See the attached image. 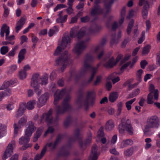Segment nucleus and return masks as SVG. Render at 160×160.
Segmentation results:
<instances>
[{"instance_id":"2","label":"nucleus","mask_w":160,"mask_h":160,"mask_svg":"<svg viewBox=\"0 0 160 160\" xmlns=\"http://www.w3.org/2000/svg\"><path fill=\"white\" fill-rule=\"evenodd\" d=\"M70 37L65 34L62 38L61 44L58 45L54 53L56 55L61 54V56L56 60L55 62L57 65H62L61 69L62 70L66 68L69 63L68 52L65 51L63 53V50L65 48L69 49L70 48Z\"/></svg>"},{"instance_id":"62","label":"nucleus","mask_w":160,"mask_h":160,"mask_svg":"<svg viewBox=\"0 0 160 160\" xmlns=\"http://www.w3.org/2000/svg\"><path fill=\"white\" fill-rule=\"evenodd\" d=\"M80 19L81 22H86L89 20V18L88 16H86L85 17L81 18Z\"/></svg>"},{"instance_id":"11","label":"nucleus","mask_w":160,"mask_h":160,"mask_svg":"<svg viewBox=\"0 0 160 160\" xmlns=\"http://www.w3.org/2000/svg\"><path fill=\"white\" fill-rule=\"evenodd\" d=\"M30 138L29 137H27L24 135V136L22 137L19 139V143L21 145H24L22 148L21 149L23 150H25L28 148L31 147L32 145V144H28Z\"/></svg>"},{"instance_id":"10","label":"nucleus","mask_w":160,"mask_h":160,"mask_svg":"<svg viewBox=\"0 0 160 160\" xmlns=\"http://www.w3.org/2000/svg\"><path fill=\"white\" fill-rule=\"evenodd\" d=\"M49 98V94L45 92L38 99L37 102V106L40 108L44 105Z\"/></svg>"},{"instance_id":"61","label":"nucleus","mask_w":160,"mask_h":160,"mask_svg":"<svg viewBox=\"0 0 160 160\" xmlns=\"http://www.w3.org/2000/svg\"><path fill=\"white\" fill-rule=\"evenodd\" d=\"M23 112L19 109L16 112L15 117L17 118L21 117L23 114Z\"/></svg>"},{"instance_id":"12","label":"nucleus","mask_w":160,"mask_h":160,"mask_svg":"<svg viewBox=\"0 0 160 160\" xmlns=\"http://www.w3.org/2000/svg\"><path fill=\"white\" fill-rule=\"evenodd\" d=\"M70 98L69 96H67L64 100L63 102V108L62 109L60 107H58V113H62L66 111L69 108V102Z\"/></svg>"},{"instance_id":"16","label":"nucleus","mask_w":160,"mask_h":160,"mask_svg":"<svg viewBox=\"0 0 160 160\" xmlns=\"http://www.w3.org/2000/svg\"><path fill=\"white\" fill-rule=\"evenodd\" d=\"M26 19L25 16L21 17L17 23L15 27V31L16 32L18 33L22 28L25 23Z\"/></svg>"},{"instance_id":"42","label":"nucleus","mask_w":160,"mask_h":160,"mask_svg":"<svg viewBox=\"0 0 160 160\" xmlns=\"http://www.w3.org/2000/svg\"><path fill=\"white\" fill-rule=\"evenodd\" d=\"M149 8L143 7L142 12V15L144 19H146L148 15V10Z\"/></svg>"},{"instance_id":"57","label":"nucleus","mask_w":160,"mask_h":160,"mask_svg":"<svg viewBox=\"0 0 160 160\" xmlns=\"http://www.w3.org/2000/svg\"><path fill=\"white\" fill-rule=\"evenodd\" d=\"M118 110L119 114L120 113L123 106V104L122 102H119L117 104Z\"/></svg>"},{"instance_id":"49","label":"nucleus","mask_w":160,"mask_h":160,"mask_svg":"<svg viewBox=\"0 0 160 160\" xmlns=\"http://www.w3.org/2000/svg\"><path fill=\"white\" fill-rule=\"evenodd\" d=\"M145 33V31H143L142 32L141 37L138 41V42L139 44L142 43L144 40Z\"/></svg>"},{"instance_id":"50","label":"nucleus","mask_w":160,"mask_h":160,"mask_svg":"<svg viewBox=\"0 0 160 160\" xmlns=\"http://www.w3.org/2000/svg\"><path fill=\"white\" fill-rule=\"evenodd\" d=\"M131 80H129L127 81L124 83V85L125 86H128V88L130 89L131 88H132L134 87V86L133 85H131Z\"/></svg>"},{"instance_id":"48","label":"nucleus","mask_w":160,"mask_h":160,"mask_svg":"<svg viewBox=\"0 0 160 160\" xmlns=\"http://www.w3.org/2000/svg\"><path fill=\"white\" fill-rule=\"evenodd\" d=\"M143 72V71L142 69H139L138 70L136 73L137 78L138 80L140 81L142 78V74Z\"/></svg>"},{"instance_id":"22","label":"nucleus","mask_w":160,"mask_h":160,"mask_svg":"<svg viewBox=\"0 0 160 160\" xmlns=\"http://www.w3.org/2000/svg\"><path fill=\"white\" fill-rule=\"evenodd\" d=\"M62 11H60L59 12L58 14L59 18L57 19V21L58 23H64L66 22L67 19L68 15H65L63 16H62Z\"/></svg>"},{"instance_id":"41","label":"nucleus","mask_w":160,"mask_h":160,"mask_svg":"<svg viewBox=\"0 0 160 160\" xmlns=\"http://www.w3.org/2000/svg\"><path fill=\"white\" fill-rule=\"evenodd\" d=\"M9 49L8 46L2 47L0 48V52L2 55H5L8 52Z\"/></svg>"},{"instance_id":"60","label":"nucleus","mask_w":160,"mask_h":160,"mask_svg":"<svg viewBox=\"0 0 160 160\" xmlns=\"http://www.w3.org/2000/svg\"><path fill=\"white\" fill-rule=\"evenodd\" d=\"M95 96V93L94 91H92L89 92L88 94V98H93Z\"/></svg>"},{"instance_id":"28","label":"nucleus","mask_w":160,"mask_h":160,"mask_svg":"<svg viewBox=\"0 0 160 160\" xmlns=\"http://www.w3.org/2000/svg\"><path fill=\"white\" fill-rule=\"evenodd\" d=\"M132 143L133 141L131 140L130 139H127L123 141L119 144V147L120 148H123L128 145H132Z\"/></svg>"},{"instance_id":"19","label":"nucleus","mask_w":160,"mask_h":160,"mask_svg":"<svg viewBox=\"0 0 160 160\" xmlns=\"http://www.w3.org/2000/svg\"><path fill=\"white\" fill-rule=\"evenodd\" d=\"M50 147V143H48L46 145L41 151L40 153L37 154L35 157L34 160H39L41 159L45 155L47 150V147Z\"/></svg>"},{"instance_id":"44","label":"nucleus","mask_w":160,"mask_h":160,"mask_svg":"<svg viewBox=\"0 0 160 160\" xmlns=\"http://www.w3.org/2000/svg\"><path fill=\"white\" fill-rule=\"evenodd\" d=\"M133 21L132 20L129 23L128 26L127 32L128 34H129L131 31L132 28L133 26Z\"/></svg>"},{"instance_id":"8","label":"nucleus","mask_w":160,"mask_h":160,"mask_svg":"<svg viewBox=\"0 0 160 160\" xmlns=\"http://www.w3.org/2000/svg\"><path fill=\"white\" fill-rule=\"evenodd\" d=\"M15 141L12 140L11 143L8 144L2 157L3 160H6L11 155L13 152V147L15 146Z\"/></svg>"},{"instance_id":"51","label":"nucleus","mask_w":160,"mask_h":160,"mask_svg":"<svg viewBox=\"0 0 160 160\" xmlns=\"http://www.w3.org/2000/svg\"><path fill=\"white\" fill-rule=\"evenodd\" d=\"M20 39L21 40L20 44L22 45L24 42H28V38L26 36L23 35L21 37Z\"/></svg>"},{"instance_id":"29","label":"nucleus","mask_w":160,"mask_h":160,"mask_svg":"<svg viewBox=\"0 0 160 160\" xmlns=\"http://www.w3.org/2000/svg\"><path fill=\"white\" fill-rule=\"evenodd\" d=\"M114 126L113 121L112 120L108 121L106 123L105 129L107 131L112 130Z\"/></svg>"},{"instance_id":"1","label":"nucleus","mask_w":160,"mask_h":160,"mask_svg":"<svg viewBox=\"0 0 160 160\" xmlns=\"http://www.w3.org/2000/svg\"><path fill=\"white\" fill-rule=\"evenodd\" d=\"M122 57L123 55L122 54H119L117 56L116 60H114L113 57H112L108 61L106 62V60H103L98 64L97 67L95 68L92 67L90 65V63L93 61V56L89 54L87 55L84 60L83 68L84 72L89 70L91 72V76L88 81V83H90L92 80L95 75L98 71V67L101 64H103V66L106 68H111L116 64Z\"/></svg>"},{"instance_id":"4","label":"nucleus","mask_w":160,"mask_h":160,"mask_svg":"<svg viewBox=\"0 0 160 160\" xmlns=\"http://www.w3.org/2000/svg\"><path fill=\"white\" fill-rule=\"evenodd\" d=\"M159 126V120L156 116H152L148 118L147 122L142 127L144 134L146 136L152 134L150 132L151 128H158Z\"/></svg>"},{"instance_id":"15","label":"nucleus","mask_w":160,"mask_h":160,"mask_svg":"<svg viewBox=\"0 0 160 160\" xmlns=\"http://www.w3.org/2000/svg\"><path fill=\"white\" fill-rule=\"evenodd\" d=\"M97 146L95 145L92 146L89 160H97L99 155V153L97 152Z\"/></svg>"},{"instance_id":"27","label":"nucleus","mask_w":160,"mask_h":160,"mask_svg":"<svg viewBox=\"0 0 160 160\" xmlns=\"http://www.w3.org/2000/svg\"><path fill=\"white\" fill-rule=\"evenodd\" d=\"M43 131V128L42 127H40L37 129L34 135L33 139V141L34 142H35L37 141L38 139L41 136Z\"/></svg>"},{"instance_id":"52","label":"nucleus","mask_w":160,"mask_h":160,"mask_svg":"<svg viewBox=\"0 0 160 160\" xmlns=\"http://www.w3.org/2000/svg\"><path fill=\"white\" fill-rule=\"evenodd\" d=\"M102 78V77L101 76H98L97 77L96 80L94 83V85L95 86L98 85L101 82Z\"/></svg>"},{"instance_id":"43","label":"nucleus","mask_w":160,"mask_h":160,"mask_svg":"<svg viewBox=\"0 0 160 160\" xmlns=\"http://www.w3.org/2000/svg\"><path fill=\"white\" fill-rule=\"evenodd\" d=\"M133 153L132 148L127 149L124 151V154L126 156H130L132 155Z\"/></svg>"},{"instance_id":"58","label":"nucleus","mask_w":160,"mask_h":160,"mask_svg":"<svg viewBox=\"0 0 160 160\" xmlns=\"http://www.w3.org/2000/svg\"><path fill=\"white\" fill-rule=\"evenodd\" d=\"M66 11L69 15L73 13V10L72 8V6H69V7L66 9Z\"/></svg>"},{"instance_id":"56","label":"nucleus","mask_w":160,"mask_h":160,"mask_svg":"<svg viewBox=\"0 0 160 160\" xmlns=\"http://www.w3.org/2000/svg\"><path fill=\"white\" fill-rule=\"evenodd\" d=\"M58 27L56 26H55L52 29H51V36L53 35L56 32H58Z\"/></svg>"},{"instance_id":"20","label":"nucleus","mask_w":160,"mask_h":160,"mask_svg":"<svg viewBox=\"0 0 160 160\" xmlns=\"http://www.w3.org/2000/svg\"><path fill=\"white\" fill-rule=\"evenodd\" d=\"M4 32L6 33V39H7V36L9 34V28L6 24H4L1 29L0 35L2 37L4 36Z\"/></svg>"},{"instance_id":"17","label":"nucleus","mask_w":160,"mask_h":160,"mask_svg":"<svg viewBox=\"0 0 160 160\" xmlns=\"http://www.w3.org/2000/svg\"><path fill=\"white\" fill-rule=\"evenodd\" d=\"M34 124L32 121L29 122V125L26 129L25 136L29 138L31 136L34 130Z\"/></svg>"},{"instance_id":"54","label":"nucleus","mask_w":160,"mask_h":160,"mask_svg":"<svg viewBox=\"0 0 160 160\" xmlns=\"http://www.w3.org/2000/svg\"><path fill=\"white\" fill-rule=\"evenodd\" d=\"M39 39L33 34H32V39L31 40L33 43H36L38 41Z\"/></svg>"},{"instance_id":"47","label":"nucleus","mask_w":160,"mask_h":160,"mask_svg":"<svg viewBox=\"0 0 160 160\" xmlns=\"http://www.w3.org/2000/svg\"><path fill=\"white\" fill-rule=\"evenodd\" d=\"M66 6L65 5L63 4H58L56 7L54 8V11H56L59 9L63 8L66 7Z\"/></svg>"},{"instance_id":"33","label":"nucleus","mask_w":160,"mask_h":160,"mask_svg":"<svg viewBox=\"0 0 160 160\" xmlns=\"http://www.w3.org/2000/svg\"><path fill=\"white\" fill-rule=\"evenodd\" d=\"M126 9L124 7L121 10L120 14V18L119 22L120 24H122L123 22L124 17L125 14Z\"/></svg>"},{"instance_id":"14","label":"nucleus","mask_w":160,"mask_h":160,"mask_svg":"<svg viewBox=\"0 0 160 160\" xmlns=\"http://www.w3.org/2000/svg\"><path fill=\"white\" fill-rule=\"evenodd\" d=\"M101 0H95V4L96 6L92 9L91 12V14L92 15H97L102 13V10L101 9L99 6L97 4L100 2Z\"/></svg>"},{"instance_id":"18","label":"nucleus","mask_w":160,"mask_h":160,"mask_svg":"<svg viewBox=\"0 0 160 160\" xmlns=\"http://www.w3.org/2000/svg\"><path fill=\"white\" fill-rule=\"evenodd\" d=\"M40 121L41 122H45L48 125L50 123V110L48 112L44 113L41 117Z\"/></svg>"},{"instance_id":"31","label":"nucleus","mask_w":160,"mask_h":160,"mask_svg":"<svg viewBox=\"0 0 160 160\" xmlns=\"http://www.w3.org/2000/svg\"><path fill=\"white\" fill-rule=\"evenodd\" d=\"M36 101L33 100L28 102L27 104L26 107L29 110H31L34 108V105L36 103Z\"/></svg>"},{"instance_id":"24","label":"nucleus","mask_w":160,"mask_h":160,"mask_svg":"<svg viewBox=\"0 0 160 160\" xmlns=\"http://www.w3.org/2000/svg\"><path fill=\"white\" fill-rule=\"evenodd\" d=\"M26 52V50L25 48L22 49L19 53L18 55V63H20L24 59L25 55Z\"/></svg>"},{"instance_id":"25","label":"nucleus","mask_w":160,"mask_h":160,"mask_svg":"<svg viewBox=\"0 0 160 160\" xmlns=\"http://www.w3.org/2000/svg\"><path fill=\"white\" fill-rule=\"evenodd\" d=\"M138 57H136L134 58L132 61V62L131 63V62H128L124 64L121 68V71L123 70L124 69H125L126 68H127L129 65H130V68H131L135 64V63L136 62L138 59Z\"/></svg>"},{"instance_id":"63","label":"nucleus","mask_w":160,"mask_h":160,"mask_svg":"<svg viewBox=\"0 0 160 160\" xmlns=\"http://www.w3.org/2000/svg\"><path fill=\"white\" fill-rule=\"evenodd\" d=\"M19 109L24 113L26 109V107L25 105L23 104H20Z\"/></svg>"},{"instance_id":"38","label":"nucleus","mask_w":160,"mask_h":160,"mask_svg":"<svg viewBox=\"0 0 160 160\" xmlns=\"http://www.w3.org/2000/svg\"><path fill=\"white\" fill-rule=\"evenodd\" d=\"M144 5L143 7L149 8V4L148 0H139V5L142 6Z\"/></svg>"},{"instance_id":"36","label":"nucleus","mask_w":160,"mask_h":160,"mask_svg":"<svg viewBox=\"0 0 160 160\" xmlns=\"http://www.w3.org/2000/svg\"><path fill=\"white\" fill-rule=\"evenodd\" d=\"M17 82V79H14L11 80L4 82V84L6 88L8 87L11 85H13Z\"/></svg>"},{"instance_id":"32","label":"nucleus","mask_w":160,"mask_h":160,"mask_svg":"<svg viewBox=\"0 0 160 160\" xmlns=\"http://www.w3.org/2000/svg\"><path fill=\"white\" fill-rule=\"evenodd\" d=\"M27 76V72L22 69L20 71L18 72V77L20 80H23L25 79L26 78Z\"/></svg>"},{"instance_id":"7","label":"nucleus","mask_w":160,"mask_h":160,"mask_svg":"<svg viewBox=\"0 0 160 160\" xmlns=\"http://www.w3.org/2000/svg\"><path fill=\"white\" fill-rule=\"evenodd\" d=\"M106 42L105 39L102 40L101 45L97 46L92 48L91 50V53L92 54H98V58L100 59L102 56L104 54V52L103 50L102 45H104Z\"/></svg>"},{"instance_id":"5","label":"nucleus","mask_w":160,"mask_h":160,"mask_svg":"<svg viewBox=\"0 0 160 160\" xmlns=\"http://www.w3.org/2000/svg\"><path fill=\"white\" fill-rule=\"evenodd\" d=\"M119 131L122 133L123 130L127 131L130 135H132L133 132V128L131 123V121L129 119L126 120L122 118L121 120V123L119 126Z\"/></svg>"},{"instance_id":"55","label":"nucleus","mask_w":160,"mask_h":160,"mask_svg":"<svg viewBox=\"0 0 160 160\" xmlns=\"http://www.w3.org/2000/svg\"><path fill=\"white\" fill-rule=\"evenodd\" d=\"M117 140V136L116 135H114L112 137L111 140V143L112 144H115Z\"/></svg>"},{"instance_id":"46","label":"nucleus","mask_w":160,"mask_h":160,"mask_svg":"<svg viewBox=\"0 0 160 160\" xmlns=\"http://www.w3.org/2000/svg\"><path fill=\"white\" fill-rule=\"evenodd\" d=\"M104 136L103 128L101 127L98 132L97 137L100 138Z\"/></svg>"},{"instance_id":"34","label":"nucleus","mask_w":160,"mask_h":160,"mask_svg":"<svg viewBox=\"0 0 160 160\" xmlns=\"http://www.w3.org/2000/svg\"><path fill=\"white\" fill-rule=\"evenodd\" d=\"M136 98H134L127 102L125 103L126 108L128 110H130L132 108V104L135 101Z\"/></svg>"},{"instance_id":"21","label":"nucleus","mask_w":160,"mask_h":160,"mask_svg":"<svg viewBox=\"0 0 160 160\" xmlns=\"http://www.w3.org/2000/svg\"><path fill=\"white\" fill-rule=\"evenodd\" d=\"M66 93V90L63 89L60 92L57 91L54 95V103H55L56 101H57L62 97Z\"/></svg>"},{"instance_id":"45","label":"nucleus","mask_w":160,"mask_h":160,"mask_svg":"<svg viewBox=\"0 0 160 160\" xmlns=\"http://www.w3.org/2000/svg\"><path fill=\"white\" fill-rule=\"evenodd\" d=\"M140 92V90L139 89H137L133 91L132 94H130L129 98H132L138 95Z\"/></svg>"},{"instance_id":"35","label":"nucleus","mask_w":160,"mask_h":160,"mask_svg":"<svg viewBox=\"0 0 160 160\" xmlns=\"http://www.w3.org/2000/svg\"><path fill=\"white\" fill-rule=\"evenodd\" d=\"M11 90H5L4 92H0V101L2 100L3 98L6 96H9L11 94Z\"/></svg>"},{"instance_id":"64","label":"nucleus","mask_w":160,"mask_h":160,"mask_svg":"<svg viewBox=\"0 0 160 160\" xmlns=\"http://www.w3.org/2000/svg\"><path fill=\"white\" fill-rule=\"evenodd\" d=\"M106 86L107 89L108 91L110 90L112 87L111 82H107L106 84Z\"/></svg>"},{"instance_id":"40","label":"nucleus","mask_w":160,"mask_h":160,"mask_svg":"<svg viewBox=\"0 0 160 160\" xmlns=\"http://www.w3.org/2000/svg\"><path fill=\"white\" fill-rule=\"evenodd\" d=\"M78 28V26L72 28L70 33V35L71 37L73 38L75 36L76 33Z\"/></svg>"},{"instance_id":"23","label":"nucleus","mask_w":160,"mask_h":160,"mask_svg":"<svg viewBox=\"0 0 160 160\" xmlns=\"http://www.w3.org/2000/svg\"><path fill=\"white\" fill-rule=\"evenodd\" d=\"M117 74L116 72H114L109 75L107 78V81L112 80L113 84L119 81L120 79L118 77H116V75Z\"/></svg>"},{"instance_id":"13","label":"nucleus","mask_w":160,"mask_h":160,"mask_svg":"<svg viewBox=\"0 0 160 160\" xmlns=\"http://www.w3.org/2000/svg\"><path fill=\"white\" fill-rule=\"evenodd\" d=\"M40 76L38 73H34L32 76L31 81V86L39 85L40 81Z\"/></svg>"},{"instance_id":"37","label":"nucleus","mask_w":160,"mask_h":160,"mask_svg":"<svg viewBox=\"0 0 160 160\" xmlns=\"http://www.w3.org/2000/svg\"><path fill=\"white\" fill-rule=\"evenodd\" d=\"M151 48V47L149 45H147L144 47L142 51V55H144L147 54L149 52Z\"/></svg>"},{"instance_id":"59","label":"nucleus","mask_w":160,"mask_h":160,"mask_svg":"<svg viewBox=\"0 0 160 160\" xmlns=\"http://www.w3.org/2000/svg\"><path fill=\"white\" fill-rule=\"evenodd\" d=\"M148 64V62L145 60L141 61L140 63V65L142 68L144 69L146 65Z\"/></svg>"},{"instance_id":"9","label":"nucleus","mask_w":160,"mask_h":160,"mask_svg":"<svg viewBox=\"0 0 160 160\" xmlns=\"http://www.w3.org/2000/svg\"><path fill=\"white\" fill-rule=\"evenodd\" d=\"M27 121V118L26 117H23L20 118L19 120L18 125L16 123L14 124V136H15L18 133V131L20 128L24 126Z\"/></svg>"},{"instance_id":"30","label":"nucleus","mask_w":160,"mask_h":160,"mask_svg":"<svg viewBox=\"0 0 160 160\" xmlns=\"http://www.w3.org/2000/svg\"><path fill=\"white\" fill-rule=\"evenodd\" d=\"M118 95L117 92H113L110 94L109 97V101L113 102L116 100L118 97Z\"/></svg>"},{"instance_id":"26","label":"nucleus","mask_w":160,"mask_h":160,"mask_svg":"<svg viewBox=\"0 0 160 160\" xmlns=\"http://www.w3.org/2000/svg\"><path fill=\"white\" fill-rule=\"evenodd\" d=\"M48 77L47 74H45L40 77V81L39 82V85L42 86H45L48 83Z\"/></svg>"},{"instance_id":"39","label":"nucleus","mask_w":160,"mask_h":160,"mask_svg":"<svg viewBox=\"0 0 160 160\" xmlns=\"http://www.w3.org/2000/svg\"><path fill=\"white\" fill-rule=\"evenodd\" d=\"M33 88L34 90L37 95L39 96L41 95L42 93V90L40 88V85L32 87Z\"/></svg>"},{"instance_id":"3","label":"nucleus","mask_w":160,"mask_h":160,"mask_svg":"<svg viewBox=\"0 0 160 160\" xmlns=\"http://www.w3.org/2000/svg\"><path fill=\"white\" fill-rule=\"evenodd\" d=\"M87 30L86 27H82L80 29L77 35L78 42L75 46L73 49V52L77 55L81 54L87 47V41H83L80 39L85 35Z\"/></svg>"},{"instance_id":"6","label":"nucleus","mask_w":160,"mask_h":160,"mask_svg":"<svg viewBox=\"0 0 160 160\" xmlns=\"http://www.w3.org/2000/svg\"><path fill=\"white\" fill-rule=\"evenodd\" d=\"M149 91L150 92L148 96L147 102L148 104H151L153 102V95L154 96V99L156 100H158V91L157 89H154V86L152 84H150V85Z\"/></svg>"},{"instance_id":"53","label":"nucleus","mask_w":160,"mask_h":160,"mask_svg":"<svg viewBox=\"0 0 160 160\" xmlns=\"http://www.w3.org/2000/svg\"><path fill=\"white\" fill-rule=\"evenodd\" d=\"M4 10V16L5 17H7L9 13V10L5 5L3 6Z\"/></svg>"}]
</instances>
